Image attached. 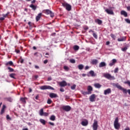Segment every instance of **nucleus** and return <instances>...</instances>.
<instances>
[{
  "label": "nucleus",
  "mask_w": 130,
  "mask_h": 130,
  "mask_svg": "<svg viewBox=\"0 0 130 130\" xmlns=\"http://www.w3.org/2000/svg\"><path fill=\"white\" fill-rule=\"evenodd\" d=\"M20 101H21L23 103H26V100L24 98H21Z\"/></svg>",
  "instance_id": "4c0bfd02"
},
{
  "label": "nucleus",
  "mask_w": 130,
  "mask_h": 130,
  "mask_svg": "<svg viewBox=\"0 0 130 130\" xmlns=\"http://www.w3.org/2000/svg\"><path fill=\"white\" fill-rule=\"evenodd\" d=\"M40 122L41 123H42V124H43L44 125H45V124L46 123V121H45V120H44L43 119H40Z\"/></svg>",
  "instance_id": "c756f323"
},
{
  "label": "nucleus",
  "mask_w": 130,
  "mask_h": 130,
  "mask_svg": "<svg viewBox=\"0 0 130 130\" xmlns=\"http://www.w3.org/2000/svg\"><path fill=\"white\" fill-rule=\"evenodd\" d=\"M9 77H10V78H12V79H14L15 80H16V74L15 73H11L9 75Z\"/></svg>",
  "instance_id": "cd10ccee"
},
{
  "label": "nucleus",
  "mask_w": 130,
  "mask_h": 130,
  "mask_svg": "<svg viewBox=\"0 0 130 130\" xmlns=\"http://www.w3.org/2000/svg\"><path fill=\"white\" fill-rule=\"evenodd\" d=\"M89 75H90L91 77H95V76H96V74H95V73L92 70L89 71Z\"/></svg>",
  "instance_id": "c85d7f7f"
},
{
  "label": "nucleus",
  "mask_w": 130,
  "mask_h": 130,
  "mask_svg": "<svg viewBox=\"0 0 130 130\" xmlns=\"http://www.w3.org/2000/svg\"><path fill=\"white\" fill-rule=\"evenodd\" d=\"M116 59H113L110 62L109 64V67H112L116 63Z\"/></svg>",
  "instance_id": "1a4fd4ad"
},
{
  "label": "nucleus",
  "mask_w": 130,
  "mask_h": 130,
  "mask_svg": "<svg viewBox=\"0 0 130 130\" xmlns=\"http://www.w3.org/2000/svg\"><path fill=\"white\" fill-rule=\"evenodd\" d=\"M50 120H52V121H54L55 120V116L54 115H51L50 117Z\"/></svg>",
  "instance_id": "2f4dec72"
},
{
  "label": "nucleus",
  "mask_w": 130,
  "mask_h": 130,
  "mask_svg": "<svg viewBox=\"0 0 130 130\" xmlns=\"http://www.w3.org/2000/svg\"><path fill=\"white\" fill-rule=\"evenodd\" d=\"M60 92H64V89L63 88H60Z\"/></svg>",
  "instance_id": "0e129e2a"
},
{
  "label": "nucleus",
  "mask_w": 130,
  "mask_h": 130,
  "mask_svg": "<svg viewBox=\"0 0 130 130\" xmlns=\"http://www.w3.org/2000/svg\"><path fill=\"white\" fill-rule=\"evenodd\" d=\"M15 52L16 53H20V50L15 49Z\"/></svg>",
  "instance_id": "052dcab7"
},
{
  "label": "nucleus",
  "mask_w": 130,
  "mask_h": 130,
  "mask_svg": "<svg viewBox=\"0 0 130 130\" xmlns=\"http://www.w3.org/2000/svg\"><path fill=\"white\" fill-rule=\"evenodd\" d=\"M78 68L79 70H83V69H84V65L79 64V65H78Z\"/></svg>",
  "instance_id": "72a5a7b5"
},
{
  "label": "nucleus",
  "mask_w": 130,
  "mask_h": 130,
  "mask_svg": "<svg viewBox=\"0 0 130 130\" xmlns=\"http://www.w3.org/2000/svg\"><path fill=\"white\" fill-rule=\"evenodd\" d=\"M114 126L115 129H119L120 128V124L118 122V117H116L114 122Z\"/></svg>",
  "instance_id": "f257e3e1"
},
{
  "label": "nucleus",
  "mask_w": 130,
  "mask_h": 130,
  "mask_svg": "<svg viewBox=\"0 0 130 130\" xmlns=\"http://www.w3.org/2000/svg\"><path fill=\"white\" fill-rule=\"evenodd\" d=\"M103 67H106V63L105 62H101L99 64V68H103Z\"/></svg>",
  "instance_id": "b1692460"
},
{
  "label": "nucleus",
  "mask_w": 130,
  "mask_h": 130,
  "mask_svg": "<svg viewBox=\"0 0 130 130\" xmlns=\"http://www.w3.org/2000/svg\"><path fill=\"white\" fill-rule=\"evenodd\" d=\"M94 86L95 87V88L100 89V87H102V85H101L100 83H96L94 84Z\"/></svg>",
  "instance_id": "4be33fe9"
},
{
  "label": "nucleus",
  "mask_w": 130,
  "mask_h": 130,
  "mask_svg": "<svg viewBox=\"0 0 130 130\" xmlns=\"http://www.w3.org/2000/svg\"><path fill=\"white\" fill-rule=\"evenodd\" d=\"M63 69H64V70L65 71H66L67 72H68V71L70 70V68H69L68 67V66H64L63 67Z\"/></svg>",
  "instance_id": "37998d69"
},
{
  "label": "nucleus",
  "mask_w": 130,
  "mask_h": 130,
  "mask_svg": "<svg viewBox=\"0 0 130 130\" xmlns=\"http://www.w3.org/2000/svg\"><path fill=\"white\" fill-rule=\"evenodd\" d=\"M88 120H85V121H82L81 122V124L82 125H83V126H87V125H88Z\"/></svg>",
  "instance_id": "6ab92c4d"
},
{
  "label": "nucleus",
  "mask_w": 130,
  "mask_h": 130,
  "mask_svg": "<svg viewBox=\"0 0 130 130\" xmlns=\"http://www.w3.org/2000/svg\"><path fill=\"white\" fill-rule=\"evenodd\" d=\"M47 104H51L52 103V101H51V99H48L47 101Z\"/></svg>",
  "instance_id": "ea45409f"
},
{
  "label": "nucleus",
  "mask_w": 130,
  "mask_h": 130,
  "mask_svg": "<svg viewBox=\"0 0 130 130\" xmlns=\"http://www.w3.org/2000/svg\"><path fill=\"white\" fill-rule=\"evenodd\" d=\"M70 61L71 63H76V60H75V59H71L70 60Z\"/></svg>",
  "instance_id": "c03bdc74"
},
{
  "label": "nucleus",
  "mask_w": 130,
  "mask_h": 130,
  "mask_svg": "<svg viewBox=\"0 0 130 130\" xmlns=\"http://www.w3.org/2000/svg\"><path fill=\"white\" fill-rule=\"evenodd\" d=\"M111 93V89L108 88L104 90V95H107L108 94H110Z\"/></svg>",
  "instance_id": "f8f14e48"
},
{
  "label": "nucleus",
  "mask_w": 130,
  "mask_h": 130,
  "mask_svg": "<svg viewBox=\"0 0 130 130\" xmlns=\"http://www.w3.org/2000/svg\"><path fill=\"white\" fill-rule=\"evenodd\" d=\"M120 14L122 16H124V17H127V13L126 12H125L124 10L121 11Z\"/></svg>",
  "instance_id": "f3484780"
},
{
  "label": "nucleus",
  "mask_w": 130,
  "mask_h": 130,
  "mask_svg": "<svg viewBox=\"0 0 130 130\" xmlns=\"http://www.w3.org/2000/svg\"><path fill=\"white\" fill-rule=\"evenodd\" d=\"M124 84H127V85H128L130 87V81H125L124 82Z\"/></svg>",
  "instance_id": "603ef678"
},
{
  "label": "nucleus",
  "mask_w": 130,
  "mask_h": 130,
  "mask_svg": "<svg viewBox=\"0 0 130 130\" xmlns=\"http://www.w3.org/2000/svg\"><path fill=\"white\" fill-rule=\"evenodd\" d=\"M114 73H118V68H116L115 70H114Z\"/></svg>",
  "instance_id": "5fc2aeb1"
},
{
  "label": "nucleus",
  "mask_w": 130,
  "mask_h": 130,
  "mask_svg": "<svg viewBox=\"0 0 130 130\" xmlns=\"http://www.w3.org/2000/svg\"><path fill=\"white\" fill-rule=\"evenodd\" d=\"M7 101H9V102H13V99L11 98H6L4 99Z\"/></svg>",
  "instance_id": "473e14b6"
},
{
  "label": "nucleus",
  "mask_w": 130,
  "mask_h": 130,
  "mask_svg": "<svg viewBox=\"0 0 130 130\" xmlns=\"http://www.w3.org/2000/svg\"><path fill=\"white\" fill-rule=\"evenodd\" d=\"M41 16H42V13H40L38 16H36V20L37 22H38L39 20H40V18H41Z\"/></svg>",
  "instance_id": "aec40b11"
},
{
  "label": "nucleus",
  "mask_w": 130,
  "mask_h": 130,
  "mask_svg": "<svg viewBox=\"0 0 130 130\" xmlns=\"http://www.w3.org/2000/svg\"><path fill=\"white\" fill-rule=\"evenodd\" d=\"M29 8H31L32 11H36L37 10V5H34V4H30L29 5Z\"/></svg>",
  "instance_id": "4468645a"
},
{
  "label": "nucleus",
  "mask_w": 130,
  "mask_h": 130,
  "mask_svg": "<svg viewBox=\"0 0 130 130\" xmlns=\"http://www.w3.org/2000/svg\"><path fill=\"white\" fill-rule=\"evenodd\" d=\"M62 6L66 8V10L69 12L72 10V6L66 2L62 3Z\"/></svg>",
  "instance_id": "f03ea898"
},
{
  "label": "nucleus",
  "mask_w": 130,
  "mask_h": 130,
  "mask_svg": "<svg viewBox=\"0 0 130 130\" xmlns=\"http://www.w3.org/2000/svg\"><path fill=\"white\" fill-rule=\"evenodd\" d=\"M95 23H97L98 25H101L102 24V20L99 19H96L95 20Z\"/></svg>",
  "instance_id": "a878e982"
},
{
  "label": "nucleus",
  "mask_w": 130,
  "mask_h": 130,
  "mask_svg": "<svg viewBox=\"0 0 130 130\" xmlns=\"http://www.w3.org/2000/svg\"><path fill=\"white\" fill-rule=\"evenodd\" d=\"M73 48L74 50H79V48H80V47H79V46L75 45L74 46Z\"/></svg>",
  "instance_id": "e433bc0d"
},
{
  "label": "nucleus",
  "mask_w": 130,
  "mask_h": 130,
  "mask_svg": "<svg viewBox=\"0 0 130 130\" xmlns=\"http://www.w3.org/2000/svg\"><path fill=\"white\" fill-rule=\"evenodd\" d=\"M126 40V37H122L120 38H118L117 39V41L119 42H122V41H125Z\"/></svg>",
  "instance_id": "dca6fc26"
},
{
  "label": "nucleus",
  "mask_w": 130,
  "mask_h": 130,
  "mask_svg": "<svg viewBox=\"0 0 130 130\" xmlns=\"http://www.w3.org/2000/svg\"><path fill=\"white\" fill-rule=\"evenodd\" d=\"M105 11L106 12L107 14H108V15H113L114 14L113 11L111 9H105Z\"/></svg>",
  "instance_id": "9b49d317"
},
{
  "label": "nucleus",
  "mask_w": 130,
  "mask_h": 130,
  "mask_svg": "<svg viewBox=\"0 0 130 130\" xmlns=\"http://www.w3.org/2000/svg\"><path fill=\"white\" fill-rule=\"evenodd\" d=\"M83 28L84 29V30H88V29H89V27H88V26L87 25H83Z\"/></svg>",
  "instance_id": "a18cd8bd"
},
{
  "label": "nucleus",
  "mask_w": 130,
  "mask_h": 130,
  "mask_svg": "<svg viewBox=\"0 0 130 130\" xmlns=\"http://www.w3.org/2000/svg\"><path fill=\"white\" fill-rule=\"evenodd\" d=\"M6 105H3L2 109L1 110V114H4V113L5 112V109H6Z\"/></svg>",
  "instance_id": "bb28decb"
},
{
  "label": "nucleus",
  "mask_w": 130,
  "mask_h": 130,
  "mask_svg": "<svg viewBox=\"0 0 130 130\" xmlns=\"http://www.w3.org/2000/svg\"><path fill=\"white\" fill-rule=\"evenodd\" d=\"M88 69H89V66H86L85 68V70H88Z\"/></svg>",
  "instance_id": "338daca9"
},
{
  "label": "nucleus",
  "mask_w": 130,
  "mask_h": 130,
  "mask_svg": "<svg viewBox=\"0 0 130 130\" xmlns=\"http://www.w3.org/2000/svg\"><path fill=\"white\" fill-rule=\"evenodd\" d=\"M82 94L83 95H90L91 94H92V92H88V91H82Z\"/></svg>",
  "instance_id": "7c9ffc66"
},
{
  "label": "nucleus",
  "mask_w": 130,
  "mask_h": 130,
  "mask_svg": "<svg viewBox=\"0 0 130 130\" xmlns=\"http://www.w3.org/2000/svg\"><path fill=\"white\" fill-rule=\"evenodd\" d=\"M92 91H93V87H92V86L89 85L87 87V92H89L90 93H92Z\"/></svg>",
  "instance_id": "393cba45"
},
{
  "label": "nucleus",
  "mask_w": 130,
  "mask_h": 130,
  "mask_svg": "<svg viewBox=\"0 0 130 130\" xmlns=\"http://www.w3.org/2000/svg\"><path fill=\"white\" fill-rule=\"evenodd\" d=\"M19 61L21 63H23V62H24V59L21 58L20 59H19Z\"/></svg>",
  "instance_id": "864d4df0"
},
{
  "label": "nucleus",
  "mask_w": 130,
  "mask_h": 130,
  "mask_svg": "<svg viewBox=\"0 0 130 130\" xmlns=\"http://www.w3.org/2000/svg\"><path fill=\"white\" fill-rule=\"evenodd\" d=\"M98 63V60L97 59H92L91 61V64L96 66Z\"/></svg>",
  "instance_id": "412c9836"
},
{
  "label": "nucleus",
  "mask_w": 130,
  "mask_h": 130,
  "mask_svg": "<svg viewBox=\"0 0 130 130\" xmlns=\"http://www.w3.org/2000/svg\"><path fill=\"white\" fill-rule=\"evenodd\" d=\"M49 124H50V125H52L53 126V125H54V123L53 122H49Z\"/></svg>",
  "instance_id": "6e6d98bb"
},
{
  "label": "nucleus",
  "mask_w": 130,
  "mask_h": 130,
  "mask_svg": "<svg viewBox=\"0 0 130 130\" xmlns=\"http://www.w3.org/2000/svg\"><path fill=\"white\" fill-rule=\"evenodd\" d=\"M124 20H125V21L127 23V24H130V20L129 19H128L127 18H125Z\"/></svg>",
  "instance_id": "de8ad7c7"
},
{
  "label": "nucleus",
  "mask_w": 130,
  "mask_h": 130,
  "mask_svg": "<svg viewBox=\"0 0 130 130\" xmlns=\"http://www.w3.org/2000/svg\"><path fill=\"white\" fill-rule=\"evenodd\" d=\"M39 99V95H36L35 99H36V100H38V99Z\"/></svg>",
  "instance_id": "bf43d9fd"
},
{
  "label": "nucleus",
  "mask_w": 130,
  "mask_h": 130,
  "mask_svg": "<svg viewBox=\"0 0 130 130\" xmlns=\"http://www.w3.org/2000/svg\"><path fill=\"white\" fill-rule=\"evenodd\" d=\"M28 25L29 27H32V22H31L30 21H29L28 22Z\"/></svg>",
  "instance_id": "3c124183"
},
{
  "label": "nucleus",
  "mask_w": 130,
  "mask_h": 130,
  "mask_svg": "<svg viewBox=\"0 0 130 130\" xmlns=\"http://www.w3.org/2000/svg\"><path fill=\"white\" fill-rule=\"evenodd\" d=\"M35 69H39V66H38L37 65H35Z\"/></svg>",
  "instance_id": "680f3d73"
},
{
  "label": "nucleus",
  "mask_w": 130,
  "mask_h": 130,
  "mask_svg": "<svg viewBox=\"0 0 130 130\" xmlns=\"http://www.w3.org/2000/svg\"><path fill=\"white\" fill-rule=\"evenodd\" d=\"M36 3V0H32V1L31 2V5H33L34 4H35Z\"/></svg>",
  "instance_id": "4d7b16f0"
},
{
  "label": "nucleus",
  "mask_w": 130,
  "mask_h": 130,
  "mask_svg": "<svg viewBox=\"0 0 130 130\" xmlns=\"http://www.w3.org/2000/svg\"><path fill=\"white\" fill-rule=\"evenodd\" d=\"M124 130H130V129H129V127H127L126 128H125L124 129Z\"/></svg>",
  "instance_id": "774afa93"
},
{
  "label": "nucleus",
  "mask_w": 130,
  "mask_h": 130,
  "mask_svg": "<svg viewBox=\"0 0 130 130\" xmlns=\"http://www.w3.org/2000/svg\"><path fill=\"white\" fill-rule=\"evenodd\" d=\"M95 98H96L95 94H92L91 95H90L89 97V100L90 102H94Z\"/></svg>",
  "instance_id": "9d476101"
},
{
  "label": "nucleus",
  "mask_w": 130,
  "mask_h": 130,
  "mask_svg": "<svg viewBox=\"0 0 130 130\" xmlns=\"http://www.w3.org/2000/svg\"><path fill=\"white\" fill-rule=\"evenodd\" d=\"M116 86L117 87V88H118V89L121 90V91H122L125 94H126V93H127V90H126V89L122 88V87H121V86L116 85Z\"/></svg>",
  "instance_id": "6e6552de"
},
{
  "label": "nucleus",
  "mask_w": 130,
  "mask_h": 130,
  "mask_svg": "<svg viewBox=\"0 0 130 130\" xmlns=\"http://www.w3.org/2000/svg\"><path fill=\"white\" fill-rule=\"evenodd\" d=\"M8 70H9L10 73L14 72V69L10 67H8Z\"/></svg>",
  "instance_id": "a19ab883"
},
{
  "label": "nucleus",
  "mask_w": 130,
  "mask_h": 130,
  "mask_svg": "<svg viewBox=\"0 0 130 130\" xmlns=\"http://www.w3.org/2000/svg\"><path fill=\"white\" fill-rule=\"evenodd\" d=\"M110 36H111V38H112V39H113V40H115V38H116L115 35H114L113 34H111Z\"/></svg>",
  "instance_id": "79ce46f5"
},
{
  "label": "nucleus",
  "mask_w": 130,
  "mask_h": 130,
  "mask_svg": "<svg viewBox=\"0 0 130 130\" xmlns=\"http://www.w3.org/2000/svg\"><path fill=\"white\" fill-rule=\"evenodd\" d=\"M6 118L7 120H12V118L10 117V115H7Z\"/></svg>",
  "instance_id": "49530a36"
},
{
  "label": "nucleus",
  "mask_w": 130,
  "mask_h": 130,
  "mask_svg": "<svg viewBox=\"0 0 130 130\" xmlns=\"http://www.w3.org/2000/svg\"><path fill=\"white\" fill-rule=\"evenodd\" d=\"M9 14H10V12H8L7 14H3V16L4 17V18H6V17H8V15H9Z\"/></svg>",
  "instance_id": "09e8293b"
},
{
  "label": "nucleus",
  "mask_w": 130,
  "mask_h": 130,
  "mask_svg": "<svg viewBox=\"0 0 130 130\" xmlns=\"http://www.w3.org/2000/svg\"><path fill=\"white\" fill-rule=\"evenodd\" d=\"M104 77L108 80H114L115 79L114 76H112L111 75L108 73L105 74Z\"/></svg>",
  "instance_id": "423d86ee"
},
{
  "label": "nucleus",
  "mask_w": 130,
  "mask_h": 130,
  "mask_svg": "<svg viewBox=\"0 0 130 130\" xmlns=\"http://www.w3.org/2000/svg\"><path fill=\"white\" fill-rule=\"evenodd\" d=\"M47 62H48V60L46 59L44 61V63H45V64H46V63H47Z\"/></svg>",
  "instance_id": "13d9d810"
},
{
  "label": "nucleus",
  "mask_w": 130,
  "mask_h": 130,
  "mask_svg": "<svg viewBox=\"0 0 130 130\" xmlns=\"http://www.w3.org/2000/svg\"><path fill=\"white\" fill-rule=\"evenodd\" d=\"M92 36L94 37V38H95V39H97L98 38V35H97V34L95 33V31L93 32Z\"/></svg>",
  "instance_id": "f704fd0d"
},
{
  "label": "nucleus",
  "mask_w": 130,
  "mask_h": 130,
  "mask_svg": "<svg viewBox=\"0 0 130 130\" xmlns=\"http://www.w3.org/2000/svg\"><path fill=\"white\" fill-rule=\"evenodd\" d=\"M5 66H6L7 67H8V66H14V63L12 61H9L5 63Z\"/></svg>",
  "instance_id": "5701e85b"
},
{
  "label": "nucleus",
  "mask_w": 130,
  "mask_h": 130,
  "mask_svg": "<svg viewBox=\"0 0 130 130\" xmlns=\"http://www.w3.org/2000/svg\"><path fill=\"white\" fill-rule=\"evenodd\" d=\"M128 47H129V45L127 44V45H125V46L123 48H121L122 51H124V52L126 51V50H127V49L128 48Z\"/></svg>",
  "instance_id": "a211bd4d"
},
{
  "label": "nucleus",
  "mask_w": 130,
  "mask_h": 130,
  "mask_svg": "<svg viewBox=\"0 0 130 130\" xmlns=\"http://www.w3.org/2000/svg\"><path fill=\"white\" fill-rule=\"evenodd\" d=\"M49 97L50 98H57V97H58V95H57V94H56V93H50V94H49Z\"/></svg>",
  "instance_id": "ddd939ff"
},
{
  "label": "nucleus",
  "mask_w": 130,
  "mask_h": 130,
  "mask_svg": "<svg viewBox=\"0 0 130 130\" xmlns=\"http://www.w3.org/2000/svg\"><path fill=\"white\" fill-rule=\"evenodd\" d=\"M5 20V17H1L0 21H4Z\"/></svg>",
  "instance_id": "e2e57ef3"
},
{
  "label": "nucleus",
  "mask_w": 130,
  "mask_h": 130,
  "mask_svg": "<svg viewBox=\"0 0 130 130\" xmlns=\"http://www.w3.org/2000/svg\"><path fill=\"white\" fill-rule=\"evenodd\" d=\"M40 89L41 90H54L53 87L49 86V85H43L40 87Z\"/></svg>",
  "instance_id": "7ed1b4c3"
},
{
  "label": "nucleus",
  "mask_w": 130,
  "mask_h": 130,
  "mask_svg": "<svg viewBox=\"0 0 130 130\" xmlns=\"http://www.w3.org/2000/svg\"><path fill=\"white\" fill-rule=\"evenodd\" d=\"M61 109L64 110V111H66L67 112L69 111H71V109H72V108H71V106H63L61 107Z\"/></svg>",
  "instance_id": "0eeeda50"
},
{
  "label": "nucleus",
  "mask_w": 130,
  "mask_h": 130,
  "mask_svg": "<svg viewBox=\"0 0 130 130\" xmlns=\"http://www.w3.org/2000/svg\"><path fill=\"white\" fill-rule=\"evenodd\" d=\"M49 115V114L48 113L45 112V113H44L43 115H44V116H48Z\"/></svg>",
  "instance_id": "8fccbe9b"
},
{
  "label": "nucleus",
  "mask_w": 130,
  "mask_h": 130,
  "mask_svg": "<svg viewBox=\"0 0 130 130\" xmlns=\"http://www.w3.org/2000/svg\"><path fill=\"white\" fill-rule=\"evenodd\" d=\"M127 10V11H130V6H128L126 7Z\"/></svg>",
  "instance_id": "69168bd1"
},
{
  "label": "nucleus",
  "mask_w": 130,
  "mask_h": 130,
  "mask_svg": "<svg viewBox=\"0 0 130 130\" xmlns=\"http://www.w3.org/2000/svg\"><path fill=\"white\" fill-rule=\"evenodd\" d=\"M44 14H46V15H50V17L51 18H53V17H54V13L52 12V11L49 10V9L44 10Z\"/></svg>",
  "instance_id": "20e7f679"
},
{
  "label": "nucleus",
  "mask_w": 130,
  "mask_h": 130,
  "mask_svg": "<svg viewBox=\"0 0 130 130\" xmlns=\"http://www.w3.org/2000/svg\"><path fill=\"white\" fill-rule=\"evenodd\" d=\"M93 130L98 129V121L96 120H94L93 123L92 124Z\"/></svg>",
  "instance_id": "39448f33"
},
{
  "label": "nucleus",
  "mask_w": 130,
  "mask_h": 130,
  "mask_svg": "<svg viewBox=\"0 0 130 130\" xmlns=\"http://www.w3.org/2000/svg\"><path fill=\"white\" fill-rule=\"evenodd\" d=\"M59 85L60 86V87H66V86L67 85V82L65 81H61L59 82Z\"/></svg>",
  "instance_id": "2eb2a0df"
},
{
  "label": "nucleus",
  "mask_w": 130,
  "mask_h": 130,
  "mask_svg": "<svg viewBox=\"0 0 130 130\" xmlns=\"http://www.w3.org/2000/svg\"><path fill=\"white\" fill-rule=\"evenodd\" d=\"M44 113V112H43V109H41L40 110V115H41V116H43Z\"/></svg>",
  "instance_id": "c9c22d12"
},
{
  "label": "nucleus",
  "mask_w": 130,
  "mask_h": 130,
  "mask_svg": "<svg viewBox=\"0 0 130 130\" xmlns=\"http://www.w3.org/2000/svg\"><path fill=\"white\" fill-rule=\"evenodd\" d=\"M76 87H77V85L76 84H74L73 85L71 86V90H75Z\"/></svg>",
  "instance_id": "58836bf2"
}]
</instances>
